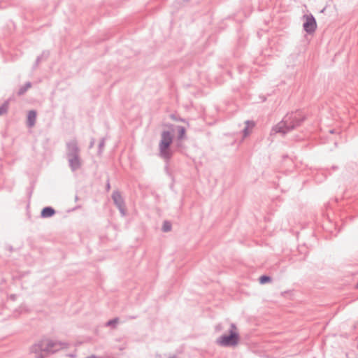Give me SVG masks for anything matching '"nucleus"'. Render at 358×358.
<instances>
[{
	"label": "nucleus",
	"instance_id": "f257e3e1",
	"mask_svg": "<svg viewBox=\"0 0 358 358\" xmlns=\"http://www.w3.org/2000/svg\"><path fill=\"white\" fill-rule=\"evenodd\" d=\"M304 117L300 111L287 114L282 121L274 126L270 133L271 136L276 134H286L294 129L303 121Z\"/></svg>",
	"mask_w": 358,
	"mask_h": 358
},
{
	"label": "nucleus",
	"instance_id": "f03ea898",
	"mask_svg": "<svg viewBox=\"0 0 358 358\" xmlns=\"http://www.w3.org/2000/svg\"><path fill=\"white\" fill-rule=\"evenodd\" d=\"M173 136L169 131H163L161 134V139L159 143V155L165 161L168 162L173 155L171 145L173 142Z\"/></svg>",
	"mask_w": 358,
	"mask_h": 358
},
{
	"label": "nucleus",
	"instance_id": "7ed1b4c3",
	"mask_svg": "<svg viewBox=\"0 0 358 358\" xmlns=\"http://www.w3.org/2000/svg\"><path fill=\"white\" fill-rule=\"evenodd\" d=\"M229 332V335H222L219 337L216 341V343L222 347L236 346L239 342V334L235 324L231 323L230 324Z\"/></svg>",
	"mask_w": 358,
	"mask_h": 358
},
{
	"label": "nucleus",
	"instance_id": "20e7f679",
	"mask_svg": "<svg viewBox=\"0 0 358 358\" xmlns=\"http://www.w3.org/2000/svg\"><path fill=\"white\" fill-rule=\"evenodd\" d=\"M53 346L54 345L49 340H43L34 345L31 348V351L37 357L43 358L46 357L50 352L53 351Z\"/></svg>",
	"mask_w": 358,
	"mask_h": 358
},
{
	"label": "nucleus",
	"instance_id": "39448f33",
	"mask_svg": "<svg viewBox=\"0 0 358 358\" xmlns=\"http://www.w3.org/2000/svg\"><path fill=\"white\" fill-rule=\"evenodd\" d=\"M304 17L306 18V22L303 25L304 30L308 34L313 33L317 28L315 17L312 15H304Z\"/></svg>",
	"mask_w": 358,
	"mask_h": 358
},
{
	"label": "nucleus",
	"instance_id": "423d86ee",
	"mask_svg": "<svg viewBox=\"0 0 358 358\" xmlns=\"http://www.w3.org/2000/svg\"><path fill=\"white\" fill-rule=\"evenodd\" d=\"M255 127V122L252 121H245V127L243 129V136H248L250 133L253 127Z\"/></svg>",
	"mask_w": 358,
	"mask_h": 358
},
{
	"label": "nucleus",
	"instance_id": "0eeeda50",
	"mask_svg": "<svg viewBox=\"0 0 358 358\" xmlns=\"http://www.w3.org/2000/svg\"><path fill=\"white\" fill-rule=\"evenodd\" d=\"M36 119V113L34 110H30L27 115V124L29 127H33L35 124Z\"/></svg>",
	"mask_w": 358,
	"mask_h": 358
},
{
	"label": "nucleus",
	"instance_id": "6e6552de",
	"mask_svg": "<svg viewBox=\"0 0 358 358\" xmlns=\"http://www.w3.org/2000/svg\"><path fill=\"white\" fill-rule=\"evenodd\" d=\"M113 199L114 202L117 204V206L119 207L120 210L123 213V209H122L123 201H122L121 195L117 192H115L113 194Z\"/></svg>",
	"mask_w": 358,
	"mask_h": 358
},
{
	"label": "nucleus",
	"instance_id": "1a4fd4ad",
	"mask_svg": "<svg viewBox=\"0 0 358 358\" xmlns=\"http://www.w3.org/2000/svg\"><path fill=\"white\" fill-rule=\"evenodd\" d=\"M55 210L50 207H46L41 211V216L43 217H49L55 214Z\"/></svg>",
	"mask_w": 358,
	"mask_h": 358
},
{
	"label": "nucleus",
	"instance_id": "9d476101",
	"mask_svg": "<svg viewBox=\"0 0 358 358\" xmlns=\"http://www.w3.org/2000/svg\"><path fill=\"white\" fill-rule=\"evenodd\" d=\"M70 165L73 169L78 168L80 165V162L77 156H73L69 159Z\"/></svg>",
	"mask_w": 358,
	"mask_h": 358
},
{
	"label": "nucleus",
	"instance_id": "9b49d317",
	"mask_svg": "<svg viewBox=\"0 0 358 358\" xmlns=\"http://www.w3.org/2000/svg\"><path fill=\"white\" fill-rule=\"evenodd\" d=\"M176 129L178 131V139L181 141L185 138L186 129L182 126H177Z\"/></svg>",
	"mask_w": 358,
	"mask_h": 358
},
{
	"label": "nucleus",
	"instance_id": "f8f14e48",
	"mask_svg": "<svg viewBox=\"0 0 358 358\" xmlns=\"http://www.w3.org/2000/svg\"><path fill=\"white\" fill-rule=\"evenodd\" d=\"M67 146L69 151L71 152L72 154L77 153L78 152L77 143L75 141L69 142Z\"/></svg>",
	"mask_w": 358,
	"mask_h": 358
},
{
	"label": "nucleus",
	"instance_id": "ddd939ff",
	"mask_svg": "<svg viewBox=\"0 0 358 358\" xmlns=\"http://www.w3.org/2000/svg\"><path fill=\"white\" fill-rule=\"evenodd\" d=\"M171 229V224L168 221H164L162 226V230L164 232H168Z\"/></svg>",
	"mask_w": 358,
	"mask_h": 358
},
{
	"label": "nucleus",
	"instance_id": "4468645a",
	"mask_svg": "<svg viewBox=\"0 0 358 358\" xmlns=\"http://www.w3.org/2000/svg\"><path fill=\"white\" fill-rule=\"evenodd\" d=\"M271 278L267 275H262L259 278V282L261 284H265L266 282H271Z\"/></svg>",
	"mask_w": 358,
	"mask_h": 358
},
{
	"label": "nucleus",
	"instance_id": "2eb2a0df",
	"mask_svg": "<svg viewBox=\"0 0 358 358\" xmlns=\"http://www.w3.org/2000/svg\"><path fill=\"white\" fill-rule=\"evenodd\" d=\"M7 107L6 106L0 107V115L6 112Z\"/></svg>",
	"mask_w": 358,
	"mask_h": 358
},
{
	"label": "nucleus",
	"instance_id": "dca6fc26",
	"mask_svg": "<svg viewBox=\"0 0 358 358\" xmlns=\"http://www.w3.org/2000/svg\"><path fill=\"white\" fill-rule=\"evenodd\" d=\"M117 322V320H111L108 322V325H112Z\"/></svg>",
	"mask_w": 358,
	"mask_h": 358
},
{
	"label": "nucleus",
	"instance_id": "f3484780",
	"mask_svg": "<svg viewBox=\"0 0 358 358\" xmlns=\"http://www.w3.org/2000/svg\"><path fill=\"white\" fill-rule=\"evenodd\" d=\"M357 287H358V283H357Z\"/></svg>",
	"mask_w": 358,
	"mask_h": 358
}]
</instances>
